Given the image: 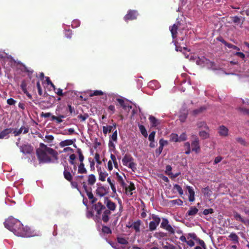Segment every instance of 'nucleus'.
<instances>
[{
  "label": "nucleus",
  "instance_id": "6",
  "mask_svg": "<svg viewBox=\"0 0 249 249\" xmlns=\"http://www.w3.org/2000/svg\"><path fill=\"white\" fill-rule=\"evenodd\" d=\"M152 221L149 223V230L152 231H155L160 222V218L157 215H152Z\"/></svg>",
  "mask_w": 249,
  "mask_h": 249
},
{
  "label": "nucleus",
  "instance_id": "59",
  "mask_svg": "<svg viewBox=\"0 0 249 249\" xmlns=\"http://www.w3.org/2000/svg\"><path fill=\"white\" fill-rule=\"evenodd\" d=\"M108 111L111 114H113L115 113V108L114 106L110 105L107 108Z\"/></svg>",
  "mask_w": 249,
  "mask_h": 249
},
{
  "label": "nucleus",
  "instance_id": "38",
  "mask_svg": "<svg viewBox=\"0 0 249 249\" xmlns=\"http://www.w3.org/2000/svg\"><path fill=\"white\" fill-rule=\"evenodd\" d=\"M199 135L202 139H206L209 137V134L205 131H200Z\"/></svg>",
  "mask_w": 249,
  "mask_h": 249
},
{
  "label": "nucleus",
  "instance_id": "63",
  "mask_svg": "<svg viewBox=\"0 0 249 249\" xmlns=\"http://www.w3.org/2000/svg\"><path fill=\"white\" fill-rule=\"evenodd\" d=\"M111 140L114 142H116L117 140V131L116 130L111 136Z\"/></svg>",
  "mask_w": 249,
  "mask_h": 249
},
{
  "label": "nucleus",
  "instance_id": "48",
  "mask_svg": "<svg viewBox=\"0 0 249 249\" xmlns=\"http://www.w3.org/2000/svg\"><path fill=\"white\" fill-rule=\"evenodd\" d=\"M196 241L198 243V244L201 246V247L203 249H207L206 245L203 240L198 238Z\"/></svg>",
  "mask_w": 249,
  "mask_h": 249
},
{
  "label": "nucleus",
  "instance_id": "43",
  "mask_svg": "<svg viewBox=\"0 0 249 249\" xmlns=\"http://www.w3.org/2000/svg\"><path fill=\"white\" fill-rule=\"evenodd\" d=\"M170 140L174 142H179L178 136L175 133H172L170 135Z\"/></svg>",
  "mask_w": 249,
  "mask_h": 249
},
{
  "label": "nucleus",
  "instance_id": "22",
  "mask_svg": "<svg viewBox=\"0 0 249 249\" xmlns=\"http://www.w3.org/2000/svg\"><path fill=\"white\" fill-rule=\"evenodd\" d=\"M99 173V179L102 181H104L106 180V177L108 176V173L106 172H102L101 168L100 169H98Z\"/></svg>",
  "mask_w": 249,
  "mask_h": 249
},
{
  "label": "nucleus",
  "instance_id": "45",
  "mask_svg": "<svg viewBox=\"0 0 249 249\" xmlns=\"http://www.w3.org/2000/svg\"><path fill=\"white\" fill-rule=\"evenodd\" d=\"M20 87H21V89L22 90V91L24 92V93H26L27 91V84H26V82L25 80H23L22 82H21V85H20Z\"/></svg>",
  "mask_w": 249,
  "mask_h": 249
},
{
  "label": "nucleus",
  "instance_id": "37",
  "mask_svg": "<svg viewBox=\"0 0 249 249\" xmlns=\"http://www.w3.org/2000/svg\"><path fill=\"white\" fill-rule=\"evenodd\" d=\"M233 216L236 220L240 221L241 222H244V219L241 217V215L236 212H233Z\"/></svg>",
  "mask_w": 249,
  "mask_h": 249
},
{
  "label": "nucleus",
  "instance_id": "5",
  "mask_svg": "<svg viewBox=\"0 0 249 249\" xmlns=\"http://www.w3.org/2000/svg\"><path fill=\"white\" fill-rule=\"evenodd\" d=\"M39 147L40 149H43L47 151L48 154L51 155L53 158V160H55L56 161V162H57L58 160V154L56 150L53 149L52 148L47 147V145L44 144L43 143H40Z\"/></svg>",
  "mask_w": 249,
  "mask_h": 249
},
{
  "label": "nucleus",
  "instance_id": "18",
  "mask_svg": "<svg viewBox=\"0 0 249 249\" xmlns=\"http://www.w3.org/2000/svg\"><path fill=\"white\" fill-rule=\"evenodd\" d=\"M228 129L224 125H221L219 127L218 133L221 136L226 137L228 135Z\"/></svg>",
  "mask_w": 249,
  "mask_h": 249
},
{
  "label": "nucleus",
  "instance_id": "24",
  "mask_svg": "<svg viewBox=\"0 0 249 249\" xmlns=\"http://www.w3.org/2000/svg\"><path fill=\"white\" fill-rule=\"evenodd\" d=\"M126 191V194H127L128 192H129L130 195H132L133 193L132 191L135 190L136 188L135 185L132 182H130V185L128 187L126 186V184H125V187H124Z\"/></svg>",
  "mask_w": 249,
  "mask_h": 249
},
{
  "label": "nucleus",
  "instance_id": "29",
  "mask_svg": "<svg viewBox=\"0 0 249 249\" xmlns=\"http://www.w3.org/2000/svg\"><path fill=\"white\" fill-rule=\"evenodd\" d=\"M96 179L95 175L90 174L88 176V182L90 185H93L96 182Z\"/></svg>",
  "mask_w": 249,
  "mask_h": 249
},
{
  "label": "nucleus",
  "instance_id": "11",
  "mask_svg": "<svg viewBox=\"0 0 249 249\" xmlns=\"http://www.w3.org/2000/svg\"><path fill=\"white\" fill-rule=\"evenodd\" d=\"M20 151L25 154H31L33 151V147L30 144H24L20 147Z\"/></svg>",
  "mask_w": 249,
  "mask_h": 249
},
{
  "label": "nucleus",
  "instance_id": "9",
  "mask_svg": "<svg viewBox=\"0 0 249 249\" xmlns=\"http://www.w3.org/2000/svg\"><path fill=\"white\" fill-rule=\"evenodd\" d=\"M108 187L99 186L96 190V194L100 197L104 196L108 193Z\"/></svg>",
  "mask_w": 249,
  "mask_h": 249
},
{
  "label": "nucleus",
  "instance_id": "51",
  "mask_svg": "<svg viewBox=\"0 0 249 249\" xmlns=\"http://www.w3.org/2000/svg\"><path fill=\"white\" fill-rule=\"evenodd\" d=\"M172 169V167L169 165H168L166 166L165 173L167 175H168V176H170V177H171V175H172V173L171 172Z\"/></svg>",
  "mask_w": 249,
  "mask_h": 249
},
{
  "label": "nucleus",
  "instance_id": "13",
  "mask_svg": "<svg viewBox=\"0 0 249 249\" xmlns=\"http://www.w3.org/2000/svg\"><path fill=\"white\" fill-rule=\"evenodd\" d=\"M13 129L12 128H5L0 132V139H8L9 134L12 133Z\"/></svg>",
  "mask_w": 249,
  "mask_h": 249
},
{
  "label": "nucleus",
  "instance_id": "53",
  "mask_svg": "<svg viewBox=\"0 0 249 249\" xmlns=\"http://www.w3.org/2000/svg\"><path fill=\"white\" fill-rule=\"evenodd\" d=\"M164 229H165L168 231H169L170 233H172V234L175 233V231H174V229L172 227V226L170 224H168Z\"/></svg>",
  "mask_w": 249,
  "mask_h": 249
},
{
  "label": "nucleus",
  "instance_id": "10",
  "mask_svg": "<svg viewBox=\"0 0 249 249\" xmlns=\"http://www.w3.org/2000/svg\"><path fill=\"white\" fill-rule=\"evenodd\" d=\"M104 203L106 205L107 210H110L111 211H114L116 209V204L111 201L110 199L107 197H106L104 198Z\"/></svg>",
  "mask_w": 249,
  "mask_h": 249
},
{
  "label": "nucleus",
  "instance_id": "40",
  "mask_svg": "<svg viewBox=\"0 0 249 249\" xmlns=\"http://www.w3.org/2000/svg\"><path fill=\"white\" fill-rule=\"evenodd\" d=\"M77 153L78 154L79 160L80 161V163H83V161L84 160V157L82 154L81 149L78 148L77 149Z\"/></svg>",
  "mask_w": 249,
  "mask_h": 249
},
{
  "label": "nucleus",
  "instance_id": "7",
  "mask_svg": "<svg viewBox=\"0 0 249 249\" xmlns=\"http://www.w3.org/2000/svg\"><path fill=\"white\" fill-rule=\"evenodd\" d=\"M138 15V12L136 10H129L125 15L124 18L125 21L128 20H134L137 18Z\"/></svg>",
  "mask_w": 249,
  "mask_h": 249
},
{
  "label": "nucleus",
  "instance_id": "47",
  "mask_svg": "<svg viewBox=\"0 0 249 249\" xmlns=\"http://www.w3.org/2000/svg\"><path fill=\"white\" fill-rule=\"evenodd\" d=\"M171 202L173 205H178L179 206H181L183 204V201L180 199H177L171 200Z\"/></svg>",
  "mask_w": 249,
  "mask_h": 249
},
{
  "label": "nucleus",
  "instance_id": "42",
  "mask_svg": "<svg viewBox=\"0 0 249 249\" xmlns=\"http://www.w3.org/2000/svg\"><path fill=\"white\" fill-rule=\"evenodd\" d=\"M102 231L103 233L106 234H111L112 231L110 228L106 226L102 227Z\"/></svg>",
  "mask_w": 249,
  "mask_h": 249
},
{
  "label": "nucleus",
  "instance_id": "44",
  "mask_svg": "<svg viewBox=\"0 0 249 249\" xmlns=\"http://www.w3.org/2000/svg\"><path fill=\"white\" fill-rule=\"evenodd\" d=\"M104 93L101 90H95L93 92H91L89 94L90 97L94 96L103 95Z\"/></svg>",
  "mask_w": 249,
  "mask_h": 249
},
{
  "label": "nucleus",
  "instance_id": "46",
  "mask_svg": "<svg viewBox=\"0 0 249 249\" xmlns=\"http://www.w3.org/2000/svg\"><path fill=\"white\" fill-rule=\"evenodd\" d=\"M22 68L20 69V70L22 72H30V73H32V71L30 68H28L26 67L25 65L21 64Z\"/></svg>",
  "mask_w": 249,
  "mask_h": 249
},
{
  "label": "nucleus",
  "instance_id": "31",
  "mask_svg": "<svg viewBox=\"0 0 249 249\" xmlns=\"http://www.w3.org/2000/svg\"><path fill=\"white\" fill-rule=\"evenodd\" d=\"M139 130L141 133V134L142 135V136L146 138L148 136L147 132L146 131V129L144 125L142 124H139Z\"/></svg>",
  "mask_w": 249,
  "mask_h": 249
},
{
  "label": "nucleus",
  "instance_id": "17",
  "mask_svg": "<svg viewBox=\"0 0 249 249\" xmlns=\"http://www.w3.org/2000/svg\"><path fill=\"white\" fill-rule=\"evenodd\" d=\"M85 191L87 193V195L89 199L90 200V203L92 204H94L97 201V198L94 196L92 193L91 191H88L87 188H86V190H85Z\"/></svg>",
  "mask_w": 249,
  "mask_h": 249
},
{
  "label": "nucleus",
  "instance_id": "50",
  "mask_svg": "<svg viewBox=\"0 0 249 249\" xmlns=\"http://www.w3.org/2000/svg\"><path fill=\"white\" fill-rule=\"evenodd\" d=\"M163 249H176V247L172 244L167 243V245L162 244Z\"/></svg>",
  "mask_w": 249,
  "mask_h": 249
},
{
  "label": "nucleus",
  "instance_id": "39",
  "mask_svg": "<svg viewBox=\"0 0 249 249\" xmlns=\"http://www.w3.org/2000/svg\"><path fill=\"white\" fill-rule=\"evenodd\" d=\"M45 139H43L45 142L51 143L54 140V137L52 135H46Z\"/></svg>",
  "mask_w": 249,
  "mask_h": 249
},
{
  "label": "nucleus",
  "instance_id": "61",
  "mask_svg": "<svg viewBox=\"0 0 249 249\" xmlns=\"http://www.w3.org/2000/svg\"><path fill=\"white\" fill-rule=\"evenodd\" d=\"M236 140L237 142L241 143L243 145H245L246 143L244 139L241 137H238L236 139Z\"/></svg>",
  "mask_w": 249,
  "mask_h": 249
},
{
  "label": "nucleus",
  "instance_id": "30",
  "mask_svg": "<svg viewBox=\"0 0 249 249\" xmlns=\"http://www.w3.org/2000/svg\"><path fill=\"white\" fill-rule=\"evenodd\" d=\"M116 124H114L113 126L109 125V126H104L103 127V131L104 134H107V133L110 132L112 130L113 127L116 128Z\"/></svg>",
  "mask_w": 249,
  "mask_h": 249
},
{
  "label": "nucleus",
  "instance_id": "26",
  "mask_svg": "<svg viewBox=\"0 0 249 249\" xmlns=\"http://www.w3.org/2000/svg\"><path fill=\"white\" fill-rule=\"evenodd\" d=\"M87 170L85 167V165L84 163H80L78 165V173L82 174H87Z\"/></svg>",
  "mask_w": 249,
  "mask_h": 249
},
{
  "label": "nucleus",
  "instance_id": "4",
  "mask_svg": "<svg viewBox=\"0 0 249 249\" xmlns=\"http://www.w3.org/2000/svg\"><path fill=\"white\" fill-rule=\"evenodd\" d=\"M4 224L6 228L11 231L13 229L14 226L15 225L17 226H20L21 223L18 219L11 216L5 220Z\"/></svg>",
  "mask_w": 249,
  "mask_h": 249
},
{
  "label": "nucleus",
  "instance_id": "19",
  "mask_svg": "<svg viewBox=\"0 0 249 249\" xmlns=\"http://www.w3.org/2000/svg\"><path fill=\"white\" fill-rule=\"evenodd\" d=\"M75 179L77 182L81 184L82 185L83 188L84 190H86L87 188V186L86 183L84 180V176L79 175L75 177Z\"/></svg>",
  "mask_w": 249,
  "mask_h": 249
},
{
  "label": "nucleus",
  "instance_id": "34",
  "mask_svg": "<svg viewBox=\"0 0 249 249\" xmlns=\"http://www.w3.org/2000/svg\"><path fill=\"white\" fill-rule=\"evenodd\" d=\"M117 241L118 243L122 245H127L128 244V241L124 237H117Z\"/></svg>",
  "mask_w": 249,
  "mask_h": 249
},
{
  "label": "nucleus",
  "instance_id": "15",
  "mask_svg": "<svg viewBox=\"0 0 249 249\" xmlns=\"http://www.w3.org/2000/svg\"><path fill=\"white\" fill-rule=\"evenodd\" d=\"M179 24V23L178 22L176 24H174L172 27H170V30L173 39H175L177 37V35L178 33L177 31Z\"/></svg>",
  "mask_w": 249,
  "mask_h": 249
},
{
  "label": "nucleus",
  "instance_id": "12",
  "mask_svg": "<svg viewBox=\"0 0 249 249\" xmlns=\"http://www.w3.org/2000/svg\"><path fill=\"white\" fill-rule=\"evenodd\" d=\"M63 175L65 179L68 181H71L72 180V175L69 171V166L68 165L64 166V170Z\"/></svg>",
  "mask_w": 249,
  "mask_h": 249
},
{
  "label": "nucleus",
  "instance_id": "23",
  "mask_svg": "<svg viewBox=\"0 0 249 249\" xmlns=\"http://www.w3.org/2000/svg\"><path fill=\"white\" fill-rule=\"evenodd\" d=\"M152 127H156L160 124V121L155 117L150 116L149 118Z\"/></svg>",
  "mask_w": 249,
  "mask_h": 249
},
{
  "label": "nucleus",
  "instance_id": "41",
  "mask_svg": "<svg viewBox=\"0 0 249 249\" xmlns=\"http://www.w3.org/2000/svg\"><path fill=\"white\" fill-rule=\"evenodd\" d=\"M89 117L88 113H84V114H79L77 118L80 120L81 122H84Z\"/></svg>",
  "mask_w": 249,
  "mask_h": 249
},
{
  "label": "nucleus",
  "instance_id": "58",
  "mask_svg": "<svg viewBox=\"0 0 249 249\" xmlns=\"http://www.w3.org/2000/svg\"><path fill=\"white\" fill-rule=\"evenodd\" d=\"M227 47H228L230 49H234V50H237V51H239L240 50V48L239 47H238L237 46H235L232 44H231V43H228L226 46Z\"/></svg>",
  "mask_w": 249,
  "mask_h": 249
},
{
  "label": "nucleus",
  "instance_id": "20",
  "mask_svg": "<svg viewBox=\"0 0 249 249\" xmlns=\"http://www.w3.org/2000/svg\"><path fill=\"white\" fill-rule=\"evenodd\" d=\"M110 214L111 212H110V210L105 209V211L102 214V220L105 223L107 222L109 220V216L110 215Z\"/></svg>",
  "mask_w": 249,
  "mask_h": 249
},
{
  "label": "nucleus",
  "instance_id": "28",
  "mask_svg": "<svg viewBox=\"0 0 249 249\" xmlns=\"http://www.w3.org/2000/svg\"><path fill=\"white\" fill-rule=\"evenodd\" d=\"M202 193L205 196L210 197L212 194V191L210 189L208 186L202 189Z\"/></svg>",
  "mask_w": 249,
  "mask_h": 249
},
{
  "label": "nucleus",
  "instance_id": "35",
  "mask_svg": "<svg viewBox=\"0 0 249 249\" xmlns=\"http://www.w3.org/2000/svg\"><path fill=\"white\" fill-rule=\"evenodd\" d=\"M173 188L174 190H176L180 196H182L183 194V191L179 185L177 184L174 185Z\"/></svg>",
  "mask_w": 249,
  "mask_h": 249
},
{
  "label": "nucleus",
  "instance_id": "57",
  "mask_svg": "<svg viewBox=\"0 0 249 249\" xmlns=\"http://www.w3.org/2000/svg\"><path fill=\"white\" fill-rule=\"evenodd\" d=\"M65 35L68 38H71L72 36V31L71 30H65Z\"/></svg>",
  "mask_w": 249,
  "mask_h": 249
},
{
  "label": "nucleus",
  "instance_id": "55",
  "mask_svg": "<svg viewBox=\"0 0 249 249\" xmlns=\"http://www.w3.org/2000/svg\"><path fill=\"white\" fill-rule=\"evenodd\" d=\"M179 142L184 141L187 139V135L185 133H182L179 137H178Z\"/></svg>",
  "mask_w": 249,
  "mask_h": 249
},
{
  "label": "nucleus",
  "instance_id": "60",
  "mask_svg": "<svg viewBox=\"0 0 249 249\" xmlns=\"http://www.w3.org/2000/svg\"><path fill=\"white\" fill-rule=\"evenodd\" d=\"M23 127H21L19 129L17 130L16 129L14 130L13 131V133L14 134L15 136H17L19 135L22 132Z\"/></svg>",
  "mask_w": 249,
  "mask_h": 249
},
{
  "label": "nucleus",
  "instance_id": "27",
  "mask_svg": "<svg viewBox=\"0 0 249 249\" xmlns=\"http://www.w3.org/2000/svg\"><path fill=\"white\" fill-rule=\"evenodd\" d=\"M198 212V210L196 207H191L190 210L187 212V214L189 216H194L195 215L197 212Z\"/></svg>",
  "mask_w": 249,
  "mask_h": 249
},
{
  "label": "nucleus",
  "instance_id": "16",
  "mask_svg": "<svg viewBox=\"0 0 249 249\" xmlns=\"http://www.w3.org/2000/svg\"><path fill=\"white\" fill-rule=\"evenodd\" d=\"M186 189H187L188 193L189 194L188 199L190 202H193L195 200V191L193 188V187L190 186H187Z\"/></svg>",
  "mask_w": 249,
  "mask_h": 249
},
{
  "label": "nucleus",
  "instance_id": "21",
  "mask_svg": "<svg viewBox=\"0 0 249 249\" xmlns=\"http://www.w3.org/2000/svg\"><path fill=\"white\" fill-rule=\"evenodd\" d=\"M75 141V140L74 139V140H66L61 141L59 143V146L61 147H64L67 146L71 145H72L74 143Z\"/></svg>",
  "mask_w": 249,
  "mask_h": 249
},
{
  "label": "nucleus",
  "instance_id": "25",
  "mask_svg": "<svg viewBox=\"0 0 249 249\" xmlns=\"http://www.w3.org/2000/svg\"><path fill=\"white\" fill-rule=\"evenodd\" d=\"M116 175L117 181L120 184L121 186L123 188L125 187L126 183L124 181L122 177L118 172L116 173Z\"/></svg>",
  "mask_w": 249,
  "mask_h": 249
},
{
  "label": "nucleus",
  "instance_id": "8",
  "mask_svg": "<svg viewBox=\"0 0 249 249\" xmlns=\"http://www.w3.org/2000/svg\"><path fill=\"white\" fill-rule=\"evenodd\" d=\"M192 151L196 153H199L200 151V146L198 138L196 137L195 140L191 142Z\"/></svg>",
  "mask_w": 249,
  "mask_h": 249
},
{
  "label": "nucleus",
  "instance_id": "2",
  "mask_svg": "<svg viewBox=\"0 0 249 249\" xmlns=\"http://www.w3.org/2000/svg\"><path fill=\"white\" fill-rule=\"evenodd\" d=\"M122 163L124 166H128L134 172L137 169V164L134 162V159L130 154H126L124 156L122 159Z\"/></svg>",
  "mask_w": 249,
  "mask_h": 249
},
{
  "label": "nucleus",
  "instance_id": "64",
  "mask_svg": "<svg viewBox=\"0 0 249 249\" xmlns=\"http://www.w3.org/2000/svg\"><path fill=\"white\" fill-rule=\"evenodd\" d=\"M16 103V101L13 98H9L7 100V103L10 106L14 105Z\"/></svg>",
  "mask_w": 249,
  "mask_h": 249
},
{
  "label": "nucleus",
  "instance_id": "62",
  "mask_svg": "<svg viewBox=\"0 0 249 249\" xmlns=\"http://www.w3.org/2000/svg\"><path fill=\"white\" fill-rule=\"evenodd\" d=\"M213 213V210L212 208L205 209L203 212V213L204 215H208L209 213Z\"/></svg>",
  "mask_w": 249,
  "mask_h": 249
},
{
  "label": "nucleus",
  "instance_id": "3",
  "mask_svg": "<svg viewBox=\"0 0 249 249\" xmlns=\"http://www.w3.org/2000/svg\"><path fill=\"white\" fill-rule=\"evenodd\" d=\"M36 155L38 160L44 163H50L54 162L52 159L48 156L47 152L40 148L36 149Z\"/></svg>",
  "mask_w": 249,
  "mask_h": 249
},
{
  "label": "nucleus",
  "instance_id": "49",
  "mask_svg": "<svg viewBox=\"0 0 249 249\" xmlns=\"http://www.w3.org/2000/svg\"><path fill=\"white\" fill-rule=\"evenodd\" d=\"M169 224L168 220L166 218H163L160 224V227L164 229Z\"/></svg>",
  "mask_w": 249,
  "mask_h": 249
},
{
  "label": "nucleus",
  "instance_id": "56",
  "mask_svg": "<svg viewBox=\"0 0 249 249\" xmlns=\"http://www.w3.org/2000/svg\"><path fill=\"white\" fill-rule=\"evenodd\" d=\"M159 144L160 146L163 148L164 146L168 144V142L166 140H163V139H161L159 141Z\"/></svg>",
  "mask_w": 249,
  "mask_h": 249
},
{
  "label": "nucleus",
  "instance_id": "32",
  "mask_svg": "<svg viewBox=\"0 0 249 249\" xmlns=\"http://www.w3.org/2000/svg\"><path fill=\"white\" fill-rule=\"evenodd\" d=\"M229 238L233 241L235 243H239V237L235 233L232 232L231 233L229 236Z\"/></svg>",
  "mask_w": 249,
  "mask_h": 249
},
{
  "label": "nucleus",
  "instance_id": "33",
  "mask_svg": "<svg viewBox=\"0 0 249 249\" xmlns=\"http://www.w3.org/2000/svg\"><path fill=\"white\" fill-rule=\"evenodd\" d=\"M93 207L95 210H103L106 209V207L102 204V203L100 202H99L97 204L93 205Z\"/></svg>",
  "mask_w": 249,
  "mask_h": 249
},
{
  "label": "nucleus",
  "instance_id": "36",
  "mask_svg": "<svg viewBox=\"0 0 249 249\" xmlns=\"http://www.w3.org/2000/svg\"><path fill=\"white\" fill-rule=\"evenodd\" d=\"M65 117L64 115H59V116H55L54 115L52 116V120H56L57 123H61L63 122L62 118H64Z\"/></svg>",
  "mask_w": 249,
  "mask_h": 249
},
{
  "label": "nucleus",
  "instance_id": "1",
  "mask_svg": "<svg viewBox=\"0 0 249 249\" xmlns=\"http://www.w3.org/2000/svg\"><path fill=\"white\" fill-rule=\"evenodd\" d=\"M11 231L18 236L28 237L31 236L30 229L28 227H23L22 223L20 226H14Z\"/></svg>",
  "mask_w": 249,
  "mask_h": 249
},
{
  "label": "nucleus",
  "instance_id": "14",
  "mask_svg": "<svg viewBox=\"0 0 249 249\" xmlns=\"http://www.w3.org/2000/svg\"><path fill=\"white\" fill-rule=\"evenodd\" d=\"M142 224V221L140 220H138L136 221L130 225H127V227L130 228H133L136 232H140V226Z\"/></svg>",
  "mask_w": 249,
  "mask_h": 249
},
{
  "label": "nucleus",
  "instance_id": "54",
  "mask_svg": "<svg viewBox=\"0 0 249 249\" xmlns=\"http://www.w3.org/2000/svg\"><path fill=\"white\" fill-rule=\"evenodd\" d=\"M156 134L155 131H152L150 133L148 136V140L150 142L154 141L155 136Z\"/></svg>",
  "mask_w": 249,
  "mask_h": 249
},
{
  "label": "nucleus",
  "instance_id": "52",
  "mask_svg": "<svg viewBox=\"0 0 249 249\" xmlns=\"http://www.w3.org/2000/svg\"><path fill=\"white\" fill-rule=\"evenodd\" d=\"M36 87H37V90H38V94L40 95V96H41L42 95V89H41V85L40 84V82L39 81H38L37 82H36Z\"/></svg>",
  "mask_w": 249,
  "mask_h": 249
}]
</instances>
